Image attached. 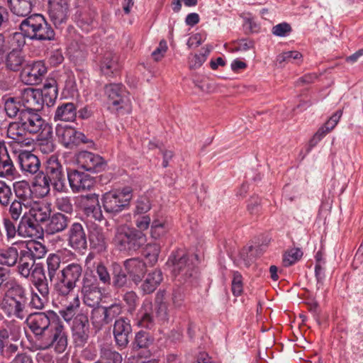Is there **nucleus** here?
Returning a JSON list of instances; mask_svg holds the SVG:
<instances>
[{
  "mask_svg": "<svg viewBox=\"0 0 363 363\" xmlns=\"http://www.w3.org/2000/svg\"><path fill=\"white\" fill-rule=\"evenodd\" d=\"M28 297L26 289L16 279L8 282V289L1 301V308L9 317L23 320L27 316Z\"/></svg>",
  "mask_w": 363,
  "mask_h": 363,
  "instance_id": "nucleus-1",
  "label": "nucleus"
},
{
  "mask_svg": "<svg viewBox=\"0 0 363 363\" xmlns=\"http://www.w3.org/2000/svg\"><path fill=\"white\" fill-rule=\"evenodd\" d=\"M36 186L41 188V194L47 195L50 185L57 191L65 189V176L63 168L55 156H51L46 161L45 173H41L35 180Z\"/></svg>",
  "mask_w": 363,
  "mask_h": 363,
  "instance_id": "nucleus-2",
  "label": "nucleus"
},
{
  "mask_svg": "<svg viewBox=\"0 0 363 363\" xmlns=\"http://www.w3.org/2000/svg\"><path fill=\"white\" fill-rule=\"evenodd\" d=\"M21 31L30 40H51L55 32L40 14H33L24 18L19 25Z\"/></svg>",
  "mask_w": 363,
  "mask_h": 363,
  "instance_id": "nucleus-3",
  "label": "nucleus"
},
{
  "mask_svg": "<svg viewBox=\"0 0 363 363\" xmlns=\"http://www.w3.org/2000/svg\"><path fill=\"white\" fill-rule=\"evenodd\" d=\"M68 345L67 333L65 326L60 322L53 321L50 328L39 336L37 341L38 349H53L57 353L64 352Z\"/></svg>",
  "mask_w": 363,
  "mask_h": 363,
  "instance_id": "nucleus-4",
  "label": "nucleus"
},
{
  "mask_svg": "<svg viewBox=\"0 0 363 363\" xmlns=\"http://www.w3.org/2000/svg\"><path fill=\"white\" fill-rule=\"evenodd\" d=\"M147 241L144 233L126 225L118 226L116 230L113 242L121 251H136Z\"/></svg>",
  "mask_w": 363,
  "mask_h": 363,
  "instance_id": "nucleus-5",
  "label": "nucleus"
},
{
  "mask_svg": "<svg viewBox=\"0 0 363 363\" xmlns=\"http://www.w3.org/2000/svg\"><path fill=\"white\" fill-rule=\"evenodd\" d=\"M82 266L77 262H71L59 271L57 280L54 283L55 291H75L74 289L82 277Z\"/></svg>",
  "mask_w": 363,
  "mask_h": 363,
  "instance_id": "nucleus-6",
  "label": "nucleus"
},
{
  "mask_svg": "<svg viewBox=\"0 0 363 363\" xmlns=\"http://www.w3.org/2000/svg\"><path fill=\"white\" fill-rule=\"evenodd\" d=\"M132 199V190L125 188L123 190H113L105 193L102 196L103 207L106 213L116 215L130 205Z\"/></svg>",
  "mask_w": 363,
  "mask_h": 363,
  "instance_id": "nucleus-7",
  "label": "nucleus"
},
{
  "mask_svg": "<svg viewBox=\"0 0 363 363\" xmlns=\"http://www.w3.org/2000/svg\"><path fill=\"white\" fill-rule=\"evenodd\" d=\"M105 94L109 104L113 108L121 113H129L131 111V100L128 93L121 84H110L105 86Z\"/></svg>",
  "mask_w": 363,
  "mask_h": 363,
  "instance_id": "nucleus-8",
  "label": "nucleus"
},
{
  "mask_svg": "<svg viewBox=\"0 0 363 363\" xmlns=\"http://www.w3.org/2000/svg\"><path fill=\"white\" fill-rule=\"evenodd\" d=\"M82 294L85 305L91 308L99 306L102 298V292L95 277L88 274L84 276Z\"/></svg>",
  "mask_w": 363,
  "mask_h": 363,
  "instance_id": "nucleus-9",
  "label": "nucleus"
},
{
  "mask_svg": "<svg viewBox=\"0 0 363 363\" xmlns=\"http://www.w3.org/2000/svg\"><path fill=\"white\" fill-rule=\"evenodd\" d=\"M62 308L59 313L62 318L67 323L71 321L77 315V311L80 306V299L79 294L75 291H55Z\"/></svg>",
  "mask_w": 363,
  "mask_h": 363,
  "instance_id": "nucleus-10",
  "label": "nucleus"
},
{
  "mask_svg": "<svg viewBox=\"0 0 363 363\" xmlns=\"http://www.w3.org/2000/svg\"><path fill=\"white\" fill-rule=\"evenodd\" d=\"M193 259L199 262V257L194 255L189 262V257L182 252H177L176 255L172 257L171 260L173 264V272L175 276L182 275L184 279L191 277L194 273H196V264L193 262Z\"/></svg>",
  "mask_w": 363,
  "mask_h": 363,
  "instance_id": "nucleus-11",
  "label": "nucleus"
},
{
  "mask_svg": "<svg viewBox=\"0 0 363 363\" xmlns=\"http://www.w3.org/2000/svg\"><path fill=\"white\" fill-rule=\"evenodd\" d=\"M90 333L89 319L84 313L77 314L73 320L72 337L77 347H84L87 342Z\"/></svg>",
  "mask_w": 363,
  "mask_h": 363,
  "instance_id": "nucleus-12",
  "label": "nucleus"
},
{
  "mask_svg": "<svg viewBox=\"0 0 363 363\" xmlns=\"http://www.w3.org/2000/svg\"><path fill=\"white\" fill-rule=\"evenodd\" d=\"M55 133L59 141L66 147H72L81 143H86L85 135L69 125L57 124Z\"/></svg>",
  "mask_w": 363,
  "mask_h": 363,
  "instance_id": "nucleus-13",
  "label": "nucleus"
},
{
  "mask_svg": "<svg viewBox=\"0 0 363 363\" xmlns=\"http://www.w3.org/2000/svg\"><path fill=\"white\" fill-rule=\"evenodd\" d=\"M46 72L47 68L42 61L33 62L23 68L21 74V80L26 84H38L42 82Z\"/></svg>",
  "mask_w": 363,
  "mask_h": 363,
  "instance_id": "nucleus-14",
  "label": "nucleus"
},
{
  "mask_svg": "<svg viewBox=\"0 0 363 363\" xmlns=\"http://www.w3.org/2000/svg\"><path fill=\"white\" fill-rule=\"evenodd\" d=\"M77 161L82 169L91 172H101L106 166L102 157L88 151L80 152L77 155Z\"/></svg>",
  "mask_w": 363,
  "mask_h": 363,
  "instance_id": "nucleus-15",
  "label": "nucleus"
},
{
  "mask_svg": "<svg viewBox=\"0 0 363 363\" xmlns=\"http://www.w3.org/2000/svg\"><path fill=\"white\" fill-rule=\"evenodd\" d=\"M26 323L30 330L34 333L36 342L39 336L48 330L52 322L50 321V317L45 313H34L29 314L26 317Z\"/></svg>",
  "mask_w": 363,
  "mask_h": 363,
  "instance_id": "nucleus-16",
  "label": "nucleus"
},
{
  "mask_svg": "<svg viewBox=\"0 0 363 363\" xmlns=\"http://www.w3.org/2000/svg\"><path fill=\"white\" fill-rule=\"evenodd\" d=\"M69 0H50L49 16L55 27L65 23L69 13Z\"/></svg>",
  "mask_w": 363,
  "mask_h": 363,
  "instance_id": "nucleus-17",
  "label": "nucleus"
},
{
  "mask_svg": "<svg viewBox=\"0 0 363 363\" xmlns=\"http://www.w3.org/2000/svg\"><path fill=\"white\" fill-rule=\"evenodd\" d=\"M67 178L71 189L75 193L90 190L94 184L93 179L89 174L77 170L69 172Z\"/></svg>",
  "mask_w": 363,
  "mask_h": 363,
  "instance_id": "nucleus-18",
  "label": "nucleus"
},
{
  "mask_svg": "<svg viewBox=\"0 0 363 363\" xmlns=\"http://www.w3.org/2000/svg\"><path fill=\"white\" fill-rule=\"evenodd\" d=\"M28 134L20 118L18 121L11 123L7 128L8 137L22 147H29L33 144V140L28 136Z\"/></svg>",
  "mask_w": 363,
  "mask_h": 363,
  "instance_id": "nucleus-19",
  "label": "nucleus"
},
{
  "mask_svg": "<svg viewBox=\"0 0 363 363\" xmlns=\"http://www.w3.org/2000/svg\"><path fill=\"white\" fill-rule=\"evenodd\" d=\"M67 236L69 245L74 250H83L86 248V235L81 223H72L68 230Z\"/></svg>",
  "mask_w": 363,
  "mask_h": 363,
  "instance_id": "nucleus-20",
  "label": "nucleus"
},
{
  "mask_svg": "<svg viewBox=\"0 0 363 363\" xmlns=\"http://www.w3.org/2000/svg\"><path fill=\"white\" fill-rule=\"evenodd\" d=\"M132 332L130 321L125 318L116 320L113 325V336L116 345L122 348L127 346L129 342V335Z\"/></svg>",
  "mask_w": 363,
  "mask_h": 363,
  "instance_id": "nucleus-21",
  "label": "nucleus"
},
{
  "mask_svg": "<svg viewBox=\"0 0 363 363\" xmlns=\"http://www.w3.org/2000/svg\"><path fill=\"white\" fill-rule=\"evenodd\" d=\"M40 97L39 89L27 88L22 90L19 101L23 106L21 111H38L40 110L43 105Z\"/></svg>",
  "mask_w": 363,
  "mask_h": 363,
  "instance_id": "nucleus-22",
  "label": "nucleus"
},
{
  "mask_svg": "<svg viewBox=\"0 0 363 363\" xmlns=\"http://www.w3.org/2000/svg\"><path fill=\"white\" fill-rule=\"evenodd\" d=\"M135 324L142 328H152L155 324L153 306L151 301L145 299L138 310L135 318Z\"/></svg>",
  "mask_w": 363,
  "mask_h": 363,
  "instance_id": "nucleus-23",
  "label": "nucleus"
},
{
  "mask_svg": "<svg viewBox=\"0 0 363 363\" xmlns=\"http://www.w3.org/2000/svg\"><path fill=\"white\" fill-rule=\"evenodd\" d=\"M19 118L28 133H38L45 123L38 111H21Z\"/></svg>",
  "mask_w": 363,
  "mask_h": 363,
  "instance_id": "nucleus-24",
  "label": "nucleus"
},
{
  "mask_svg": "<svg viewBox=\"0 0 363 363\" xmlns=\"http://www.w3.org/2000/svg\"><path fill=\"white\" fill-rule=\"evenodd\" d=\"M124 267L128 275L135 284L142 281L147 271L145 263L138 258L127 259Z\"/></svg>",
  "mask_w": 363,
  "mask_h": 363,
  "instance_id": "nucleus-25",
  "label": "nucleus"
},
{
  "mask_svg": "<svg viewBox=\"0 0 363 363\" xmlns=\"http://www.w3.org/2000/svg\"><path fill=\"white\" fill-rule=\"evenodd\" d=\"M18 160L22 172L30 174H34L38 172L40 167V160L31 152L21 151Z\"/></svg>",
  "mask_w": 363,
  "mask_h": 363,
  "instance_id": "nucleus-26",
  "label": "nucleus"
},
{
  "mask_svg": "<svg viewBox=\"0 0 363 363\" xmlns=\"http://www.w3.org/2000/svg\"><path fill=\"white\" fill-rule=\"evenodd\" d=\"M18 245L21 251L34 260L43 258L47 252L45 246L40 242L35 240L21 242L18 243Z\"/></svg>",
  "mask_w": 363,
  "mask_h": 363,
  "instance_id": "nucleus-27",
  "label": "nucleus"
},
{
  "mask_svg": "<svg viewBox=\"0 0 363 363\" xmlns=\"http://www.w3.org/2000/svg\"><path fill=\"white\" fill-rule=\"evenodd\" d=\"M27 214L35 221L43 223L48 220L51 213L50 205L45 202H29Z\"/></svg>",
  "mask_w": 363,
  "mask_h": 363,
  "instance_id": "nucleus-28",
  "label": "nucleus"
},
{
  "mask_svg": "<svg viewBox=\"0 0 363 363\" xmlns=\"http://www.w3.org/2000/svg\"><path fill=\"white\" fill-rule=\"evenodd\" d=\"M69 223V218L62 213H55L50 216L45 225L47 233L53 235L65 230Z\"/></svg>",
  "mask_w": 363,
  "mask_h": 363,
  "instance_id": "nucleus-29",
  "label": "nucleus"
},
{
  "mask_svg": "<svg viewBox=\"0 0 363 363\" xmlns=\"http://www.w3.org/2000/svg\"><path fill=\"white\" fill-rule=\"evenodd\" d=\"M29 277L40 294H46L49 287L45 272L42 265L37 264L31 270Z\"/></svg>",
  "mask_w": 363,
  "mask_h": 363,
  "instance_id": "nucleus-30",
  "label": "nucleus"
},
{
  "mask_svg": "<svg viewBox=\"0 0 363 363\" xmlns=\"http://www.w3.org/2000/svg\"><path fill=\"white\" fill-rule=\"evenodd\" d=\"M39 94L42 105L45 104L48 106H52L57 97L56 82L54 79L46 82L43 89L39 90Z\"/></svg>",
  "mask_w": 363,
  "mask_h": 363,
  "instance_id": "nucleus-31",
  "label": "nucleus"
},
{
  "mask_svg": "<svg viewBox=\"0 0 363 363\" xmlns=\"http://www.w3.org/2000/svg\"><path fill=\"white\" fill-rule=\"evenodd\" d=\"M121 69L118 57L112 52L105 54L100 64V70L106 76H111Z\"/></svg>",
  "mask_w": 363,
  "mask_h": 363,
  "instance_id": "nucleus-32",
  "label": "nucleus"
},
{
  "mask_svg": "<svg viewBox=\"0 0 363 363\" xmlns=\"http://www.w3.org/2000/svg\"><path fill=\"white\" fill-rule=\"evenodd\" d=\"M76 117V106L73 103L67 102L57 106L54 115V120L55 121L72 122L75 120Z\"/></svg>",
  "mask_w": 363,
  "mask_h": 363,
  "instance_id": "nucleus-33",
  "label": "nucleus"
},
{
  "mask_svg": "<svg viewBox=\"0 0 363 363\" xmlns=\"http://www.w3.org/2000/svg\"><path fill=\"white\" fill-rule=\"evenodd\" d=\"M38 225L31 220L27 211L22 216L18 226V233L20 236L26 238L36 237L38 234Z\"/></svg>",
  "mask_w": 363,
  "mask_h": 363,
  "instance_id": "nucleus-34",
  "label": "nucleus"
},
{
  "mask_svg": "<svg viewBox=\"0 0 363 363\" xmlns=\"http://www.w3.org/2000/svg\"><path fill=\"white\" fill-rule=\"evenodd\" d=\"M16 169L6 147H0V177H13Z\"/></svg>",
  "mask_w": 363,
  "mask_h": 363,
  "instance_id": "nucleus-35",
  "label": "nucleus"
},
{
  "mask_svg": "<svg viewBox=\"0 0 363 363\" xmlns=\"http://www.w3.org/2000/svg\"><path fill=\"white\" fill-rule=\"evenodd\" d=\"M46 272L50 282L55 283L61 270V258L55 253L49 254L45 260Z\"/></svg>",
  "mask_w": 363,
  "mask_h": 363,
  "instance_id": "nucleus-36",
  "label": "nucleus"
},
{
  "mask_svg": "<svg viewBox=\"0 0 363 363\" xmlns=\"http://www.w3.org/2000/svg\"><path fill=\"white\" fill-rule=\"evenodd\" d=\"M162 281V274L160 270L155 269L149 273L144 282L140 286L143 294H150L155 291Z\"/></svg>",
  "mask_w": 363,
  "mask_h": 363,
  "instance_id": "nucleus-37",
  "label": "nucleus"
},
{
  "mask_svg": "<svg viewBox=\"0 0 363 363\" xmlns=\"http://www.w3.org/2000/svg\"><path fill=\"white\" fill-rule=\"evenodd\" d=\"M89 241L91 247L98 252H102L106 249L107 242L101 228L94 227L90 230Z\"/></svg>",
  "mask_w": 363,
  "mask_h": 363,
  "instance_id": "nucleus-38",
  "label": "nucleus"
},
{
  "mask_svg": "<svg viewBox=\"0 0 363 363\" xmlns=\"http://www.w3.org/2000/svg\"><path fill=\"white\" fill-rule=\"evenodd\" d=\"M18 272L24 278H29L31 270L35 267V260L20 250L18 259Z\"/></svg>",
  "mask_w": 363,
  "mask_h": 363,
  "instance_id": "nucleus-39",
  "label": "nucleus"
},
{
  "mask_svg": "<svg viewBox=\"0 0 363 363\" xmlns=\"http://www.w3.org/2000/svg\"><path fill=\"white\" fill-rule=\"evenodd\" d=\"M8 2L15 15L26 17L32 11L34 0H8Z\"/></svg>",
  "mask_w": 363,
  "mask_h": 363,
  "instance_id": "nucleus-40",
  "label": "nucleus"
},
{
  "mask_svg": "<svg viewBox=\"0 0 363 363\" xmlns=\"http://www.w3.org/2000/svg\"><path fill=\"white\" fill-rule=\"evenodd\" d=\"M86 199H94L96 201L95 205H90L84 207V213L91 221H101L104 218V216L100 206L98 203V196L95 194L87 195Z\"/></svg>",
  "mask_w": 363,
  "mask_h": 363,
  "instance_id": "nucleus-41",
  "label": "nucleus"
},
{
  "mask_svg": "<svg viewBox=\"0 0 363 363\" xmlns=\"http://www.w3.org/2000/svg\"><path fill=\"white\" fill-rule=\"evenodd\" d=\"M18 251L14 246L0 249V264L8 267L14 266L18 259Z\"/></svg>",
  "mask_w": 363,
  "mask_h": 363,
  "instance_id": "nucleus-42",
  "label": "nucleus"
},
{
  "mask_svg": "<svg viewBox=\"0 0 363 363\" xmlns=\"http://www.w3.org/2000/svg\"><path fill=\"white\" fill-rule=\"evenodd\" d=\"M24 62V57L19 50L13 49L6 60V65L8 69L12 71H18L21 69Z\"/></svg>",
  "mask_w": 363,
  "mask_h": 363,
  "instance_id": "nucleus-43",
  "label": "nucleus"
},
{
  "mask_svg": "<svg viewBox=\"0 0 363 363\" xmlns=\"http://www.w3.org/2000/svg\"><path fill=\"white\" fill-rule=\"evenodd\" d=\"M91 321L93 326L97 330H100L104 325L108 323L106 320L104 306L93 307L91 313Z\"/></svg>",
  "mask_w": 363,
  "mask_h": 363,
  "instance_id": "nucleus-44",
  "label": "nucleus"
},
{
  "mask_svg": "<svg viewBox=\"0 0 363 363\" xmlns=\"http://www.w3.org/2000/svg\"><path fill=\"white\" fill-rule=\"evenodd\" d=\"M170 224L165 219H155L151 225V236L158 239L165 235L170 229Z\"/></svg>",
  "mask_w": 363,
  "mask_h": 363,
  "instance_id": "nucleus-45",
  "label": "nucleus"
},
{
  "mask_svg": "<svg viewBox=\"0 0 363 363\" xmlns=\"http://www.w3.org/2000/svg\"><path fill=\"white\" fill-rule=\"evenodd\" d=\"M13 189L17 200H21L25 203L30 202L28 199L32 195V191L28 182H17L14 183Z\"/></svg>",
  "mask_w": 363,
  "mask_h": 363,
  "instance_id": "nucleus-46",
  "label": "nucleus"
},
{
  "mask_svg": "<svg viewBox=\"0 0 363 363\" xmlns=\"http://www.w3.org/2000/svg\"><path fill=\"white\" fill-rule=\"evenodd\" d=\"M29 202H23L21 200L14 199L10 204L9 213L12 220H18L20 217L24 214L25 211L28 208Z\"/></svg>",
  "mask_w": 363,
  "mask_h": 363,
  "instance_id": "nucleus-47",
  "label": "nucleus"
},
{
  "mask_svg": "<svg viewBox=\"0 0 363 363\" xmlns=\"http://www.w3.org/2000/svg\"><path fill=\"white\" fill-rule=\"evenodd\" d=\"M49 294V289L46 294H38L36 292L31 293L30 301L29 305L31 308L35 309L40 310L44 308L45 303L48 300V296Z\"/></svg>",
  "mask_w": 363,
  "mask_h": 363,
  "instance_id": "nucleus-48",
  "label": "nucleus"
},
{
  "mask_svg": "<svg viewBox=\"0 0 363 363\" xmlns=\"http://www.w3.org/2000/svg\"><path fill=\"white\" fill-rule=\"evenodd\" d=\"M302 255L303 252L299 248L289 250L284 255L283 264L285 267H289L299 260Z\"/></svg>",
  "mask_w": 363,
  "mask_h": 363,
  "instance_id": "nucleus-49",
  "label": "nucleus"
},
{
  "mask_svg": "<svg viewBox=\"0 0 363 363\" xmlns=\"http://www.w3.org/2000/svg\"><path fill=\"white\" fill-rule=\"evenodd\" d=\"M152 342V339L150 334L141 330L135 334L133 345L135 347L140 349L147 347Z\"/></svg>",
  "mask_w": 363,
  "mask_h": 363,
  "instance_id": "nucleus-50",
  "label": "nucleus"
},
{
  "mask_svg": "<svg viewBox=\"0 0 363 363\" xmlns=\"http://www.w3.org/2000/svg\"><path fill=\"white\" fill-rule=\"evenodd\" d=\"M56 208L66 213H72L73 211V204L72 199L69 196H59L55 202Z\"/></svg>",
  "mask_w": 363,
  "mask_h": 363,
  "instance_id": "nucleus-51",
  "label": "nucleus"
},
{
  "mask_svg": "<svg viewBox=\"0 0 363 363\" xmlns=\"http://www.w3.org/2000/svg\"><path fill=\"white\" fill-rule=\"evenodd\" d=\"M12 196V191L10 186L6 182L0 180V204L7 206Z\"/></svg>",
  "mask_w": 363,
  "mask_h": 363,
  "instance_id": "nucleus-52",
  "label": "nucleus"
},
{
  "mask_svg": "<svg viewBox=\"0 0 363 363\" xmlns=\"http://www.w3.org/2000/svg\"><path fill=\"white\" fill-rule=\"evenodd\" d=\"M101 357L104 363H121L123 360L120 353L110 349L102 350Z\"/></svg>",
  "mask_w": 363,
  "mask_h": 363,
  "instance_id": "nucleus-53",
  "label": "nucleus"
},
{
  "mask_svg": "<svg viewBox=\"0 0 363 363\" xmlns=\"http://www.w3.org/2000/svg\"><path fill=\"white\" fill-rule=\"evenodd\" d=\"M151 208V205L149 199L145 196L140 197L135 203V208L133 211L134 217L137 215L146 213Z\"/></svg>",
  "mask_w": 363,
  "mask_h": 363,
  "instance_id": "nucleus-54",
  "label": "nucleus"
},
{
  "mask_svg": "<svg viewBox=\"0 0 363 363\" xmlns=\"http://www.w3.org/2000/svg\"><path fill=\"white\" fill-rule=\"evenodd\" d=\"M20 103L16 102L13 98H9L5 102L4 109L7 116L10 118H13L17 116V114L22 109H21Z\"/></svg>",
  "mask_w": 363,
  "mask_h": 363,
  "instance_id": "nucleus-55",
  "label": "nucleus"
},
{
  "mask_svg": "<svg viewBox=\"0 0 363 363\" xmlns=\"http://www.w3.org/2000/svg\"><path fill=\"white\" fill-rule=\"evenodd\" d=\"M232 293L235 296H239L243 291V283L242 275L235 272L233 273V277L231 284Z\"/></svg>",
  "mask_w": 363,
  "mask_h": 363,
  "instance_id": "nucleus-56",
  "label": "nucleus"
},
{
  "mask_svg": "<svg viewBox=\"0 0 363 363\" xmlns=\"http://www.w3.org/2000/svg\"><path fill=\"white\" fill-rule=\"evenodd\" d=\"M155 313L156 316L161 321H167L169 318L167 304L162 300L159 301L158 297L156 300Z\"/></svg>",
  "mask_w": 363,
  "mask_h": 363,
  "instance_id": "nucleus-57",
  "label": "nucleus"
},
{
  "mask_svg": "<svg viewBox=\"0 0 363 363\" xmlns=\"http://www.w3.org/2000/svg\"><path fill=\"white\" fill-rule=\"evenodd\" d=\"M160 252V248L157 244H149L145 250V257L152 264H154L157 261Z\"/></svg>",
  "mask_w": 363,
  "mask_h": 363,
  "instance_id": "nucleus-58",
  "label": "nucleus"
},
{
  "mask_svg": "<svg viewBox=\"0 0 363 363\" xmlns=\"http://www.w3.org/2000/svg\"><path fill=\"white\" fill-rule=\"evenodd\" d=\"M301 57L302 55L298 51H287L279 55L277 57V61L279 63H281L283 62H294L297 60H300Z\"/></svg>",
  "mask_w": 363,
  "mask_h": 363,
  "instance_id": "nucleus-59",
  "label": "nucleus"
},
{
  "mask_svg": "<svg viewBox=\"0 0 363 363\" xmlns=\"http://www.w3.org/2000/svg\"><path fill=\"white\" fill-rule=\"evenodd\" d=\"M96 273L101 283L104 284H109L111 283L110 274L103 263L100 262L96 265Z\"/></svg>",
  "mask_w": 363,
  "mask_h": 363,
  "instance_id": "nucleus-60",
  "label": "nucleus"
},
{
  "mask_svg": "<svg viewBox=\"0 0 363 363\" xmlns=\"http://www.w3.org/2000/svg\"><path fill=\"white\" fill-rule=\"evenodd\" d=\"M26 38L27 36L22 31L14 33L11 37V44L13 49L21 50L26 44Z\"/></svg>",
  "mask_w": 363,
  "mask_h": 363,
  "instance_id": "nucleus-61",
  "label": "nucleus"
},
{
  "mask_svg": "<svg viewBox=\"0 0 363 363\" xmlns=\"http://www.w3.org/2000/svg\"><path fill=\"white\" fill-rule=\"evenodd\" d=\"M135 224L137 227V230L143 233L150 227L151 219L147 215H137L135 217Z\"/></svg>",
  "mask_w": 363,
  "mask_h": 363,
  "instance_id": "nucleus-62",
  "label": "nucleus"
},
{
  "mask_svg": "<svg viewBox=\"0 0 363 363\" xmlns=\"http://www.w3.org/2000/svg\"><path fill=\"white\" fill-rule=\"evenodd\" d=\"M106 320L108 323L121 313L122 307L120 304L114 303L108 307H104Z\"/></svg>",
  "mask_w": 363,
  "mask_h": 363,
  "instance_id": "nucleus-63",
  "label": "nucleus"
},
{
  "mask_svg": "<svg viewBox=\"0 0 363 363\" xmlns=\"http://www.w3.org/2000/svg\"><path fill=\"white\" fill-rule=\"evenodd\" d=\"M291 31V26L287 23H281L274 26L272 28V33L279 37H286Z\"/></svg>",
  "mask_w": 363,
  "mask_h": 363,
  "instance_id": "nucleus-64",
  "label": "nucleus"
}]
</instances>
